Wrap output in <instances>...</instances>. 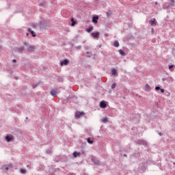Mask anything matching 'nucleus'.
I'll use <instances>...</instances> for the list:
<instances>
[{
	"label": "nucleus",
	"mask_w": 175,
	"mask_h": 175,
	"mask_svg": "<svg viewBox=\"0 0 175 175\" xmlns=\"http://www.w3.org/2000/svg\"><path fill=\"white\" fill-rule=\"evenodd\" d=\"M84 49L87 51V50L89 49L88 46H84Z\"/></svg>",
	"instance_id": "obj_33"
},
{
	"label": "nucleus",
	"mask_w": 175,
	"mask_h": 175,
	"mask_svg": "<svg viewBox=\"0 0 175 175\" xmlns=\"http://www.w3.org/2000/svg\"><path fill=\"white\" fill-rule=\"evenodd\" d=\"M173 68H174V65L169 66L170 70H172V69H173Z\"/></svg>",
	"instance_id": "obj_31"
},
{
	"label": "nucleus",
	"mask_w": 175,
	"mask_h": 175,
	"mask_svg": "<svg viewBox=\"0 0 175 175\" xmlns=\"http://www.w3.org/2000/svg\"><path fill=\"white\" fill-rule=\"evenodd\" d=\"M40 83H37V84H33L32 87L33 88H36L38 85H39Z\"/></svg>",
	"instance_id": "obj_28"
},
{
	"label": "nucleus",
	"mask_w": 175,
	"mask_h": 175,
	"mask_svg": "<svg viewBox=\"0 0 175 175\" xmlns=\"http://www.w3.org/2000/svg\"><path fill=\"white\" fill-rule=\"evenodd\" d=\"M163 9H169V6L164 7Z\"/></svg>",
	"instance_id": "obj_42"
},
{
	"label": "nucleus",
	"mask_w": 175,
	"mask_h": 175,
	"mask_svg": "<svg viewBox=\"0 0 175 175\" xmlns=\"http://www.w3.org/2000/svg\"><path fill=\"white\" fill-rule=\"evenodd\" d=\"M82 116H84V112L77 111L75 113V118H80Z\"/></svg>",
	"instance_id": "obj_5"
},
{
	"label": "nucleus",
	"mask_w": 175,
	"mask_h": 175,
	"mask_svg": "<svg viewBox=\"0 0 175 175\" xmlns=\"http://www.w3.org/2000/svg\"><path fill=\"white\" fill-rule=\"evenodd\" d=\"M37 25L38 27H40V29H43V28H44V27H46V22L45 21H40Z\"/></svg>",
	"instance_id": "obj_3"
},
{
	"label": "nucleus",
	"mask_w": 175,
	"mask_h": 175,
	"mask_svg": "<svg viewBox=\"0 0 175 175\" xmlns=\"http://www.w3.org/2000/svg\"><path fill=\"white\" fill-rule=\"evenodd\" d=\"M162 81H166V78H163Z\"/></svg>",
	"instance_id": "obj_39"
},
{
	"label": "nucleus",
	"mask_w": 175,
	"mask_h": 175,
	"mask_svg": "<svg viewBox=\"0 0 175 175\" xmlns=\"http://www.w3.org/2000/svg\"><path fill=\"white\" fill-rule=\"evenodd\" d=\"M170 6H174L175 1L174 0H170Z\"/></svg>",
	"instance_id": "obj_22"
},
{
	"label": "nucleus",
	"mask_w": 175,
	"mask_h": 175,
	"mask_svg": "<svg viewBox=\"0 0 175 175\" xmlns=\"http://www.w3.org/2000/svg\"><path fill=\"white\" fill-rule=\"evenodd\" d=\"M20 172L22 174H25L27 173V170L21 169Z\"/></svg>",
	"instance_id": "obj_21"
},
{
	"label": "nucleus",
	"mask_w": 175,
	"mask_h": 175,
	"mask_svg": "<svg viewBox=\"0 0 175 175\" xmlns=\"http://www.w3.org/2000/svg\"><path fill=\"white\" fill-rule=\"evenodd\" d=\"M155 90H156V91H159V90H161V87H159V86H156V87H155Z\"/></svg>",
	"instance_id": "obj_32"
},
{
	"label": "nucleus",
	"mask_w": 175,
	"mask_h": 175,
	"mask_svg": "<svg viewBox=\"0 0 175 175\" xmlns=\"http://www.w3.org/2000/svg\"><path fill=\"white\" fill-rule=\"evenodd\" d=\"M92 162H94V165L99 166L100 165V161L96 159H92Z\"/></svg>",
	"instance_id": "obj_8"
},
{
	"label": "nucleus",
	"mask_w": 175,
	"mask_h": 175,
	"mask_svg": "<svg viewBox=\"0 0 175 175\" xmlns=\"http://www.w3.org/2000/svg\"><path fill=\"white\" fill-rule=\"evenodd\" d=\"M87 142H88V143H89V144H94V141L91 140L90 138H88Z\"/></svg>",
	"instance_id": "obj_20"
},
{
	"label": "nucleus",
	"mask_w": 175,
	"mask_h": 175,
	"mask_svg": "<svg viewBox=\"0 0 175 175\" xmlns=\"http://www.w3.org/2000/svg\"><path fill=\"white\" fill-rule=\"evenodd\" d=\"M151 33H152V35H154V28H152Z\"/></svg>",
	"instance_id": "obj_34"
},
{
	"label": "nucleus",
	"mask_w": 175,
	"mask_h": 175,
	"mask_svg": "<svg viewBox=\"0 0 175 175\" xmlns=\"http://www.w3.org/2000/svg\"><path fill=\"white\" fill-rule=\"evenodd\" d=\"M71 22H72L71 25H72V27L76 25V21H75V19L71 18Z\"/></svg>",
	"instance_id": "obj_23"
},
{
	"label": "nucleus",
	"mask_w": 175,
	"mask_h": 175,
	"mask_svg": "<svg viewBox=\"0 0 175 175\" xmlns=\"http://www.w3.org/2000/svg\"><path fill=\"white\" fill-rule=\"evenodd\" d=\"M159 136H163V133H159Z\"/></svg>",
	"instance_id": "obj_40"
},
{
	"label": "nucleus",
	"mask_w": 175,
	"mask_h": 175,
	"mask_svg": "<svg viewBox=\"0 0 175 175\" xmlns=\"http://www.w3.org/2000/svg\"><path fill=\"white\" fill-rule=\"evenodd\" d=\"M145 91H146V92H149V91H151V87L150 86V85L146 84Z\"/></svg>",
	"instance_id": "obj_13"
},
{
	"label": "nucleus",
	"mask_w": 175,
	"mask_h": 175,
	"mask_svg": "<svg viewBox=\"0 0 175 175\" xmlns=\"http://www.w3.org/2000/svg\"><path fill=\"white\" fill-rule=\"evenodd\" d=\"M137 144H141L142 146H147V142L143 139H139L137 141Z\"/></svg>",
	"instance_id": "obj_4"
},
{
	"label": "nucleus",
	"mask_w": 175,
	"mask_h": 175,
	"mask_svg": "<svg viewBox=\"0 0 175 175\" xmlns=\"http://www.w3.org/2000/svg\"><path fill=\"white\" fill-rule=\"evenodd\" d=\"M5 170H9V167H5Z\"/></svg>",
	"instance_id": "obj_41"
},
{
	"label": "nucleus",
	"mask_w": 175,
	"mask_h": 175,
	"mask_svg": "<svg viewBox=\"0 0 175 175\" xmlns=\"http://www.w3.org/2000/svg\"><path fill=\"white\" fill-rule=\"evenodd\" d=\"M107 15L109 17V12H107Z\"/></svg>",
	"instance_id": "obj_47"
},
{
	"label": "nucleus",
	"mask_w": 175,
	"mask_h": 175,
	"mask_svg": "<svg viewBox=\"0 0 175 175\" xmlns=\"http://www.w3.org/2000/svg\"><path fill=\"white\" fill-rule=\"evenodd\" d=\"M69 64V60L68 59H65L61 62V66H64V65H68Z\"/></svg>",
	"instance_id": "obj_9"
},
{
	"label": "nucleus",
	"mask_w": 175,
	"mask_h": 175,
	"mask_svg": "<svg viewBox=\"0 0 175 175\" xmlns=\"http://www.w3.org/2000/svg\"><path fill=\"white\" fill-rule=\"evenodd\" d=\"M101 122H103V124H107V122H109V118L107 117L102 118Z\"/></svg>",
	"instance_id": "obj_12"
},
{
	"label": "nucleus",
	"mask_w": 175,
	"mask_h": 175,
	"mask_svg": "<svg viewBox=\"0 0 175 175\" xmlns=\"http://www.w3.org/2000/svg\"><path fill=\"white\" fill-rule=\"evenodd\" d=\"M44 5H46V2H42L39 4V6H44Z\"/></svg>",
	"instance_id": "obj_30"
},
{
	"label": "nucleus",
	"mask_w": 175,
	"mask_h": 175,
	"mask_svg": "<svg viewBox=\"0 0 175 175\" xmlns=\"http://www.w3.org/2000/svg\"><path fill=\"white\" fill-rule=\"evenodd\" d=\"M27 167H29V165H27Z\"/></svg>",
	"instance_id": "obj_51"
},
{
	"label": "nucleus",
	"mask_w": 175,
	"mask_h": 175,
	"mask_svg": "<svg viewBox=\"0 0 175 175\" xmlns=\"http://www.w3.org/2000/svg\"><path fill=\"white\" fill-rule=\"evenodd\" d=\"M98 20H99V16H93L92 17V23H94V24H96L98 23Z\"/></svg>",
	"instance_id": "obj_11"
},
{
	"label": "nucleus",
	"mask_w": 175,
	"mask_h": 175,
	"mask_svg": "<svg viewBox=\"0 0 175 175\" xmlns=\"http://www.w3.org/2000/svg\"><path fill=\"white\" fill-rule=\"evenodd\" d=\"M123 156L126 157V154H123Z\"/></svg>",
	"instance_id": "obj_49"
},
{
	"label": "nucleus",
	"mask_w": 175,
	"mask_h": 175,
	"mask_svg": "<svg viewBox=\"0 0 175 175\" xmlns=\"http://www.w3.org/2000/svg\"><path fill=\"white\" fill-rule=\"evenodd\" d=\"M111 72H112V76H116V75H117V70H116V68H113L111 70Z\"/></svg>",
	"instance_id": "obj_18"
},
{
	"label": "nucleus",
	"mask_w": 175,
	"mask_h": 175,
	"mask_svg": "<svg viewBox=\"0 0 175 175\" xmlns=\"http://www.w3.org/2000/svg\"><path fill=\"white\" fill-rule=\"evenodd\" d=\"M72 155H73L74 158H77L78 157H80L81 153L77 152V151H75L73 152Z\"/></svg>",
	"instance_id": "obj_15"
},
{
	"label": "nucleus",
	"mask_w": 175,
	"mask_h": 175,
	"mask_svg": "<svg viewBox=\"0 0 175 175\" xmlns=\"http://www.w3.org/2000/svg\"><path fill=\"white\" fill-rule=\"evenodd\" d=\"M8 9H10V3L8 4V6L7 7Z\"/></svg>",
	"instance_id": "obj_38"
},
{
	"label": "nucleus",
	"mask_w": 175,
	"mask_h": 175,
	"mask_svg": "<svg viewBox=\"0 0 175 175\" xmlns=\"http://www.w3.org/2000/svg\"><path fill=\"white\" fill-rule=\"evenodd\" d=\"M24 49H25L24 46L16 48V53H23V51H24Z\"/></svg>",
	"instance_id": "obj_10"
},
{
	"label": "nucleus",
	"mask_w": 175,
	"mask_h": 175,
	"mask_svg": "<svg viewBox=\"0 0 175 175\" xmlns=\"http://www.w3.org/2000/svg\"><path fill=\"white\" fill-rule=\"evenodd\" d=\"M87 57H88V58H91L90 55H88Z\"/></svg>",
	"instance_id": "obj_46"
},
{
	"label": "nucleus",
	"mask_w": 175,
	"mask_h": 175,
	"mask_svg": "<svg viewBox=\"0 0 175 175\" xmlns=\"http://www.w3.org/2000/svg\"><path fill=\"white\" fill-rule=\"evenodd\" d=\"M12 62L16 63V62H17V60H16V59H12Z\"/></svg>",
	"instance_id": "obj_37"
},
{
	"label": "nucleus",
	"mask_w": 175,
	"mask_h": 175,
	"mask_svg": "<svg viewBox=\"0 0 175 175\" xmlns=\"http://www.w3.org/2000/svg\"><path fill=\"white\" fill-rule=\"evenodd\" d=\"M86 53L88 55V54H90V52H89V51H88V52H86Z\"/></svg>",
	"instance_id": "obj_48"
},
{
	"label": "nucleus",
	"mask_w": 175,
	"mask_h": 175,
	"mask_svg": "<svg viewBox=\"0 0 175 175\" xmlns=\"http://www.w3.org/2000/svg\"><path fill=\"white\" fill-rule=\"evenodd\" d=\"M26 36H29V33H26Z\"/></svg>",
	"instance_id": "obj_44"
},
{
	"label": "nucleus",
	"mask_w": 175,
	"mask_h": 175,
	"mask_svg": "<svg viewBox=\"0 0 175 175\" xmlns=\"http://www.w3.org/2000/svg\"><path fill=\"white\" fill-rule=\"evenodd\" d=\"M107 106V105L105 103V102L101 101L100 103V107H101V109H106Z\"/></svg>",
	"instance_id": "obj_14"
},
{
	"label": "nucleus",
	"mask_w": 175,
	"mask_h": 175,
	"mask_svg": "<svg viewBox=\"0 0 175 175\" xmlns=\"http://www.w3.org/2000/svg\"><path fill=\"white\" fill-rule=\"evenodd\" d=\"M1 49H2V46L0 45V50H1Z\"/></svg>",
	"instance_id": "obj_50"
},
{
	"label": "nucleus",
	"mask_w": 175,
	"mask_h": 175,
	"mask_svg": "<svg viewBox=\"0 0 175 175\" xmlns=\"http://www.w3.org/2000/svg\"><path fill=\"white\" fill-rule=\"evenodd\" d=\"M92 36L94 38V39H98L99 36L100 35V33L99 32H96V33H91Z\"/></svg>",
	"instance_id": "obj_6"
},
{
	"label": "nucleus",
	"mask_w": 175,
	"mask_h": 175,
	"mask_svg": "<svg viewBox=\"0 0 175 175\" xmlns=\"http://www.w3.org/2000/svg\"><path fill=\"white\" fill-rule=\"evenodd\" d=\"M113 46L114 47H120V43L118 42V41H114Z\"/></svg>",
	"instance_id": "obj_17"
},
{
	"label": "nucleus",
	"mask_w": 175,
	"mask_h": 175,
	"mask_svg": "<svg viewBox=\"0 0 175 175\" xmlns=\"http://www.w3.org/2000/svg\"><path fill=\"white\" fill-rule=\"evenodd\" d=\"M160 91H161V92H162V94H163V92H165V90H163V89H160Z\"/></svg>",
	"instance_id": "obj_35"
},
{
	"label": "nucleus",
	"mask_w": 175,
	"mask_h": 175,
	"mask_svg": "<svg viewBox=\"0 0 175 175\" xmlns=\"http://www.w3.org/2000/svg\"><path fill=\"white\" fill-rule=\"evenodd\" d=\"M116 86H117V83H113L111 85V88L112 90H114V88H116Z\"/></svg>",
	"instance_id": "obj_24"
},
{
	"label": "nucleus",
	"mask_w": 175,
	"mask_h": 175,
	"mask_svg": "<svg viewBox=\"0 0 175 175\" xmlns=\"http://www.w3.org/2000/svg\"><path fill=\"white\" fill-rule=\"evenodd\" d=\"M28 31H29V32H31L32 31V29H31V28H28Z\"/></svg>",
	"instance_id": "obj_36"
},
{
	"label": "nucleus",
	"mask_w": 175,
	"mask_h": 175,
	"mask_svg": "<svg viewBox=\"0 0 175 175\" xmlns=\"http://www.w3.org/2000/svg\"><path fill=\"white\" fill-rule=\"evenodd\" d=\"M24 44L25 46H28L27 51H29V53H33V51H35V50L36 49L35 45H29L28 42H24Z\"/></svg>",
	"instance_id": "obj_1"
},
{
	"label": "nucleus",
	"mask_w": 175,
	"mask_h": 175,
	"mask_svg": "<svg viewBox=\"0 0 175 175\" xmlns=\"http://www.w3.org/2000/svg\"><path fill=\"white\" fill-rule=\"evenodd\" d=\"M5 139L8 143H10V142H13V140H14V136H13V135H7Z\"/></svg>",
	"instance_id": "obj_2"
},
{
	"label": "nucleus",
	"mask_w": 175,
	"mask_h": 175,
	"mask_svg": "<svg viewBox=\"0 0 175 175\" xmlns=\"http://www.w3.org/2000/svg\"><path fill=\"white\" fill-rule=\"evenodd\" d=\"M150 25H157V22L155 21V18H153L150 21Z\"/></svg>",
	"instance_id": "obj_16"
},
{
	"label": "nucleus",
	"mask_w": 175,
	"mask_h": 175,
	"mask_svg": "<svg viewBox=\"0 0 175 175\" xmlns=\"http://www.w3.org/2000/svg\"><path fill=\"white\" fill-rule=\"evenodd\" d=\"M46 154H53V151H51V150H50V149L46 150Z\"/></svg>",
	"instance_id": "obj_26"
},
{
	"label": "nucleus",
	"mask_w": 175,
	"mask_h": 175,
	"mask_svg": "<svg viewBox=\"0 0 175 175\" xmlns=\"http://www.w3.org/2000/svg\"><path fill=\"white\" fill-rule=\"evenodd\" d=\"M9 166L10 167H13V165H12V164H10Z\"/></svg>",
	"instance_id": "obj_45"
},
{
	"label": "nucleus",
	"mask_w": 175,
	"mask_h": 175,
	"mask_svg": "<svg viewBox=\"0 0 175 175\" xmlns=\"http://www.w3.org/2000/svg\"><path fill=\"white\" fill-rule=\"evenodd\" d=\"M75 48L77 49V50H81V45L77 46H75Z\"/></svg>",
	"instance_id": "obj_29"
},
{
	"label": "nucleus",
	"mask_w": 175,
	"mask_h": 175,
	"mask_svg": "<svg viewBox=\"0 0 175 175\" xmlns=\"http://www.w3.org/2000/svg\"><path fill=\"white\" fill-rule=\"evenodd\" d=\"M94 29V27H90V28H88V29H87V32H92V31Z\"/></svg>",
	"instance_id": "obj_25"
},
{
	"label": "nucleus",
	"mask_w": 175,
	"mask_h": 175,
	"mask_svg": "<svg viewBox=\"0 0 175 175\" xmlns=\"http://www.w3.org/2000/svg\"><path fill=\"white\" fill-rule=\"evenodd\" d=\"M57 94H58V92H57V90L55 89H53L51 91V95L55 98L57 96Z\"/></svg>",
	"instance_id": "obj_7"
},
{
	"label": "nucleus",
	"mask_w": 175,
	"mask_h": 175,
	"mask_svg": "<svg viewBox=\"0 0 175 175\" xmlns=\"http://www.w3.org/2000/svg\"><path fill=\"white\" fill-rule=\"evenodd\" d=\"M31 34L32 35L33 38H36V34H35V31H32L31 32Z\"/></svg>",
	"instance_id": "obj_27"
},
{
	"label": "nucleus",
	"mask_w": 175,
	"mask_h": 175,
	"mask_svg": "<svg viewBox=\"0 0 175 175\" xmlns=\"http://www.w3.org/2000/svg\"><path fill=\"white\" fill-rule=\"evenodd\" d=\"M118 52H119V53L120 54V55H122L123 57H124L125 53H124V51H122V49H120V50L118 51Z\"/></svg>",
	"instance_id": "obj_19"
},
{
	"label": "nucleus",
	"mask_w": 175,
	"mask_h": 175,
	"mask_svg": "<svg viewBox=\"0 0 175 175\" xmlns=\"http://www.w3.org/2000/svg\"><path fill=\"white\" fill-rule=\"evenodd\" d=\"M154 5H158V2L156 1V2L154 3Z\"/></svg>",
	"instance_id": "obj_43"
}]
</instances>
